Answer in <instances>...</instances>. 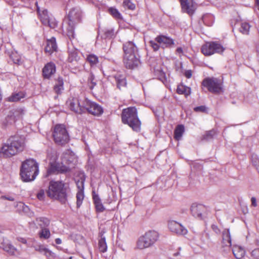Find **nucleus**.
Returning a JSON list of instances; mask_svg holds the SVG:
<instances>
[{
	"mask_svg": "<svg viewBox=\"0 0 259 259\" xmlns=\"http://www.w3.org/2000/svg\"><path fill=\"white\" fill-rule=\"evenodd\" d=\"M5 241V239L2 235V232L0 231V245Z\"/></svg>",
	"mask_w": 259,
	"mask_h": 259,
	"instance_id": "60",
	"label": "nucleus"
},
{
	"mask_svg": "<svg viewBox=\"0 0 259 259\" xmlns=\"http://www.w3.org/2000/svg\"><path fill=\"white\" fill-rule=\"evenodd\" d=\"M211 229L217 234H219L221 233L220 230L219 229L218 227L215 225H212Z\"/></svg>",
	"mask_w": 259,
	"mask_h": 259,
	"instance_id": "56",
	"label": "nucleus"
},
{
	"mask_svg": "<svg viewBox=\"0 0 259 259\" xmlns=\"http://www.w3.org/2000/svg\"><path fill=\"white\" fill-rule=\"evenodd\" d=\"M121 120L136 132L141 130V122L138 116L137 110L135 107H130L122 110Z\"/></svg>",
	"mask_w": 259,
	"mask_h": 259,
	"instance_id": "4",
	"label": "nucleus"
},
{
	"mask_svg": "<svg viewBox=\"0 0 259 259\" xmlns=\"http://www.w3.org/2000/svg\"><path fill=\"white\" fill-rule=\"evenodd\" d=\"M28 247H33L34 249L40 252V253L43 254L44 252L45 251L46 247L43 245L41 244H34L33 245H30V244H27Z\"/></svg>",
	"mask_w": 259,
	"mask_h": 259,
	"instance_id": "38",
	"label": "nucleus"
},
{
	"mask_svg": "<svg viewBox=\"0 0 259 259\" xmlns=\"http://www.w3.org/2000/svg\"><path fill=\"white\" fill-rule=\"evenodd\" d=\"M84 113L88 112L95 116H100L103 113V108L94 102L84 98Z\"/></svg>",
	"mask_w": 259,
	"mask_h": 259,
	"instance_id": "13",
	"label": "nucleus"
},
{
	"mask_svg": "<svg viewBox=\"0 0 259 259\" xmlns=\"http://www.w3.org/2000/svg\"><path fill=\"white\" fill-rule=\"evenodd\" d=\"M251 205L253 207H256L257 205L256 199L254 197L251 198Z\"/></svg>",
	"mask_w": 259,
	"mask_h": 259,
	"instance_id": "57",
	"label": "nucleus"
},
{
	"mask_svg": "<svg viewBox=\"0 0 259 259\" xmlns=\"http://www.w3.org/2000/svg\"><path fill=\"white\" fill-rule=\"evenodd\" d=\"M37 6V3H36ZM37 12L39 14L40 19L42 23L51 28H55L57 25V22L55 18L51 14H49L47 10L40 11V8L37 6Z\"/></svg>",
	"mask_w": 259,
	"mask_h": 259,
	"instance_id": "12",
	"label": "nucleus"
},
{
	"mask_svg": "<svg viewBox=\"0 0 259 259\" xmlns=\"http://www.w3.org/2000/svg\"><path fill=\"white\" fill-rule=\"evenodd\" d=\"M84 99H79L78 97H70L66 101V105L67 107L73 112L81 114L84 113Z\"/></svg>",
	"mask_w": 259,
	"mask_h": 259,
	"instance_id": "11",
	"label": "nucleus"
},
{
	"mask_svg": "<svg viewBox=\"0 0 259 259\" xmlns=\"http://www.w3.org/2000/svg\"><path fill=\"white\" fill-rule=\"evenodd\" d=\"M40 237L48 239L50 237V232L47 228H42L39 233Z\"/></svg>",
	"mask_w": 259,
	"mask_h": 259,
	"instance_id": "39",
	"label": "nucleus"
},
{
	"mask_svg": "<svg viewBox=\"0 0 259 259\" xmlns=\"http://www.w3.org/2000/svg\"><path fill=\"white\" fill-rule=\"evenodd\" d=\"M251 256L254 259H259V248H256L253 250L251 252Z\"/></svg>",
	"mask_w": 259,
	"mask_h": 259,
	"instance_id": "52",
	"label": "nucleus"
},
{
	"mask_svg": "<svg viewBox=\"0 0 259 259\" xmlns=\"http://www.w3.org/2000/svg\"><path fill=\"white\" fill-rule=\"evenodd\" d=\"M110 14L116 19H121L122 16L119 11L115 8H110L109 9Z\"/></svg>",
	"mask_w": 259,
	"mask_h": 259,
	"instance_id": "37",
	"label": "nucleus"
},
{
	"mask_svg": "<svg viewBox=\"0 0 259 259\" xmlns=\"http://www.w3.org/2000/svg\"><path fill=\"white\" fill-rule=\"evenodd\" d=\"M81 19V12L79 9L73 8L69 12L67 20L64 21L63 27L66 29V33L70 39L74 38V26L80 22Z\"/></svg>",
	"mask_w": 259,
	"mask_h": 259,
	"instance_id": "5",
	"label": "nucleus"
},
{
	"mask_svg": "<svg viewBox=\"0 0 259 259\" xmlns=\"http://www.w3.org/2000/svg\"><path fill=\"white\" fill-rule=\"evenodd\" d=\"M155 41L162 47H168L174 44V40L169 37L163 35L157 36Z\"/></svg>",
	"mask_w": 259,
	"mask_h": 259,
	"instance_id": "20",
	"label": "nucleus"
},
{
	"mask_svg": "<svg viewBox=\"0 0 259 259\" xmlns=\"http://www.w3.org/2000/svg\"><path fill=\"white\" fill-rule=\"evenodd\" d=\"M104 35L107 38H112L114 35V29L112 28L105 29Z\"/></svg>",
	"mask_w": 259,
	"mask_h": 259,
	"instance_id": "42",
	"label": "nucleus"
},
{
	"mask_svg": "<svg viewBox=\"0 0 259 259\" xmlns=\"http://www.w3.org/2000/svg\"><path fill=\"white\" fill-rule=\"evenodd\" d=\"M63 84L64 82L62 78L59 77L56 79L55 84L54 87V91L57 94H61L62 91L64 90Z\"/></svg>",
	"mask_w": 259,
	"mask_h": 259,
	"instance_id": "26",
	"label": "nucleus"
},
{
	"mask_svg": "<svg viewBox=\"0 0 259 259\" xmlns=\"http://www.w3.org/2000/svg\"><path fill=\"white\" fill-rule=\"evenodd\" d=\"M99 249L101 252H105L107 249V246L105 237L101 236L98 242Z\"/></svg>",
	"mask_w": 259,
	"mask_h": 259,
	"instance_id": "33",
	"label": "nucleus"
},
{
	"mask_svg": "<svg viewBox=\"0 0 259 259\" xmlns=\"http://www.w3.org/2000/svg\"><path fill=\"white\" fill-rule=\"evenodd\" d=\"M53 136L55 143L59 145H64L69 141V134L63 124H57L55 126Z\"/></svg>",
	"mask_w": 259,
	"mask_h": 259,
	"instance_id": "8",
	"label": "nucleus"
},
{
	"mask_svg": "<svg viewBox=\"0 0 259 259\" xmlns=\"http://www.w3.org/2000/svg\"><path fill=\"white\" fill-rule=\"evenodd\" d=\"M202 85L213 94H220L224 92L223 82L217 78H206L202 81Z\"/></svg>",
	"mask_w": 259,
	"mask_h": 259,
	"instance_id": "9",
	"label": "nucleus"
},
{
	"mask_svg": "<svg viewBox=\"0 0 259 259\" xmlns=\"http://www.w3.org/2000/svg\"><path fill=\"white\" fill-rule=\"evenodd\" d=\"M24 97L25 94L23 92L14 93L8 98V101L9 102H18Z\"/></svg>",
	"mask_w": 259,
	"mask_h": 259,
	"instance_id": "31",
	"label": "nucleus"
},
{
	"mask_svg": "<svg viewBox=\"0 0 259 259\" xmlns=\"http://www.w3.org/2000/svg\"><path fill=\"white\" fill-rule=\"evenodd\" d=\"M108 79L111 81H115L116 82V87L119 90H121L126 85V81L125 77L119 73H116L114 75H109Z\"/></svg>",
	"mask_w": 259,
	"mask_h": 259,
	"instance_id": "17",
	"label": "nucleus"
},
{
	"mask_svg": "<svg viewBox=\"0 0 259 259\" xmlns=\"http://www.w3.org/2000/svg\"><path fill=\"white\" fill-rule=\"evenodd\" d=\"M96 210L98 212H101L105 210V208L103 206L101 201L95 203Z\"/></svg>",
	"mask_w": 259,
	"mask_h": 259,
	"instance_id": "48",
	"label": "nucleus"
},
{
	"mask_svg": "<svg viewBox=\"0 0 259 259\" xmlns=\"http://www.w3.org/2000/svg\"><path fill=\"white\" fill-rule=\"evenodd\" d=\"M78 58V55L76 52L71 53L69 55L68 60L70 62L77 61Z\"/></svg>",
	"mask_w": 259,
	"mask_h": 259,
	"instance_id": "49",
	"label": "nucleus"
},
{
	"mask_svg": "<svg viewBox=\"0 0 259 259\" xmlns=\"http://www.w3.org/2000/svg\"><path fill=\"white\" fill-rule=\"evenodd\" d=\"M88 81L91 85H90V89H93V88L96 85V82L95 81V76L94 75L91 73L90 76L88 78Z\"/></svg>",
	"mask_w": 259,
	"mask_h": 259,
	"instance_id": "46",
	"label": "nucleus"
},
{
	"mask_svg": "<svg viewBox=\"0 0 259 259\" xmlns=\"http://www.w3.org/2000/svg\"><path fill=\"white\" fill-rule=\"evenodd\" d=\"M222 244L223 247H226L230 248L231 246V238L229 229H225L222 232Z\"/></svg>",
	"mask_w": 259,
	"mask_h": 259,
	"instance_id": "22",
	"label": "nucleus"
},
{
	"mask_svg": "<svg viewBox=\"0 0 259 259\" xmlns=\"http://www.w3.org/2000/svg\"><path fill=\"white\" fill-rule=\"evenodd\" d=\"M176 51L179 54H182L183 53V49L182 48H178Z\"/></svg>",
	"mask_w": 259,
	"mask_h": 259,
	"instance_id": "62",
	"label": "nucleus"
},
{
	"mask_svg": "<svg viewBox=\"0 0 259 259\" xmlns=\"http://www.w3.org/2000/svg\"><path fill=\"white\" fill-rule=\"evenodd\" d=\"M85 180V176L84 175H82L79 178V179L76 181V183L78 191H84V184Z\"/></svg>",
	"mask_w": 259,
	"mask_h": 259,
	"instance_id": "34",
	"label": "nucleus"
},
{
	"mask_svg": "<svg viewBox=\"0 0 259 259\" xmlns=\"http://www.w3.org/2000/svg\"><path fill=\"white\" fill-rule=\"evenodd\" d=\"M203 235H205V237H206L207 239H209V235L208 233H207V232H205V231H204V232H203Z\"/></svg>",
	"mask_w": 259,
	"mask_h": 259,
	"instance_id": "63",
	"label": "nucleus"
},
{
	"mask_svg": "<svg viewBox=\"0 0 259 259\" xmlns=\"http://www.w3.org/2000/svg\"><path fill=\"white\" fill-rule=\"evenodd\" d=\"M168 227L171 232L179 235H185L188 233L187 229L184 226L174 220L168 221Z\"/></svg>",
	"mask_w": 259,
	"mask_h": 259,
	"instance_id": "14",
	"label": "nucleus"
},
{
	"mask_svg": "<svg viewBox=\"0 0 259 259\" xmlns=\"http://www.w3.org/2000/svg\"><path fill=\"white\" fill-rule=\"evenodd\" d=\"M154 71L155 74L158 76L159 80H161L163 82H164L166 80L165 73L163 71H162L161 69H158L155 70Z\"/></svg>",
	"mask_w": 259,
	"mask_h": 259,
	"instance_id": "41",
	"label": "nucleus"
},
{
	"mask_svg": "<svg viewBox=\"0 0 259 259\" xmlns=\"http://www.w3.org/2000/svg\"><path fill=\"white\" fill-rule=\"evenodd\" d=\"M0 247L10 255H14L17 251V249L13 245L5 241L0 245Z\"/></svg>",
	"mask_w": 259,
	"mask_h": 259,
	"instance_id": "24",
	"label": "nucleus"
},
{
	"mask_svg": "<svg viewBox=\"0 0 259 259\" xmlns=\"http://www.w3.org/2000/svg\"><path fill=\"white\" fill-rule=\"evenodd\" d=\"M194 111L196 112H205L206 110V107L204 106H198L194 108Z\"/></svg>",
	"mask_w": 259,
	"mask_h": 259,
	"instance_id": "55",
	"label": "nucleus"
},
{
	"mask_svg": "<svg viewBox=\"0 0 259 259\" xmlns=\"http://www.w3.org/2000/svg\"><path fill=\"white\" fill-rule=\"evenodd\" d=\"M56 72V66L54 63H47L42 69V74L45 78H49Z\"/></svg>",
	"mask_w": 259,
	"mask_h": 259,
	"instance_id": "21",
	"label": "nucleus"
},
{
	"mask_svg": "<svg viewBox=\"0 0 259 259\" xmlns=\"http://www.w3.org/2000/svg\"><path fill=\"white\" fill-rule=\"evenodd\" d=\"M124 56L139 55L138 48L133 41H127L123 45Z\"/></svg>",
	"mask_w": 259,
	"mask_h": 259,
	"instance_id": "18",
	"label": "nucleus"
},
{
	"mask_svg": "<svg viewBox=\"0 0 259 259\" xmlns=\"http://www.w3.org/2000/svg\"><path fill=\"white\" fill-rule=\"evenodd\" d=\"M185 76L188 78H190L192 76V71L190 70H187L185 73Z\"/></svg>",
	"mask_w": 259,
	"mask_h": 259,
	"instance_id": "58",
	"label": "nucleus"
},
{
	"mask_svg": "<svg viewBox=\"0 0 259 259\" xmlns=\"http://www.w3.org/2000/svg\"><path fill=\"white\" fill-rule=\"evenodd\" d=\"M251 161L254 165L257 166L256 168L259 172V159L257 155L253 154L251 156Z\"/></svg>",
	"mask_w": 259,
	"mask_h": 259,
	"instance_id": "45",
	"label": "nucleus"
},
{
	"mask_svg": "<svg viewBox=\"0 0 259 259\" xmlns=\"http://www.w3.org/2000/svg\"><path fill=\"white\" fill-rule=\"evenodd\" d=\"M17 240L18 241H19L24 244H27V240L25 238H21V237H18V238H17Z\"/></svg>",
	"mask_w": 259,
	"mask_h": 259,
	"instance_id": "59",
	"label": "nucleus"
},
{
	"mask_svg": "<svg viewBox=\"0 0 259 259\" xmlns=\"http://www.w3.org/2000/svg\"><path fill=\"white\" fill-rule=\"evenodd\" d=\"M202 20L205 25L210 26L214 22V17L211 14H206L202 16Z\"/></svg>",
	"mask_w": 259,
	"mask_h": 259,
	"instance_id": "30",
	"label": "nucleus"
},
{
	"mask_svg": "<svg viewBox=\"0 0 259 259\" xmlns=\"http://www.w3.org/2000/svg\"><path fill=\"white\" fill-rule=\"evenodd\" d=\"M93 199L94 203H96L101 201L98 195L96 194L94 191L93 192Z\"/></svg>",
	"mask_w": 259,
	"mask_h": 259,
	"instance_id": "54",
	"label": "nucleus"
},
{
	"mask_svg": "<svg viewBox=\"0 0 259 259\" xmlns=\"http://www.w3.org/2000/svg\"><path fill=\"white\" fill-rule=\"evenodd\" d=\"M185 132V128L183 125H178L174 132V138L177 140L179 141L181 139V138Z\"/></svg>",
	"mask_w": 259,
	"mask_h": 259,
	"instance_id": "27",
	"label": "nucleus"
},
{
	"mask_svg": "<svg viewBox=\"0 0 259 259\" xmlns=\"http://www.w3.org/2000/svg\"><path fill=\"white\" fill-rule=\"evenodd\" d=\"M25 146V138L23 136H11L0 149V156L11 157L22 152Z\"/></svg>",
	"mask_w": 259,
	"mask_h": 259,
	"instance_id": "1",
	"label": "nucleus"
},
{
	"mask_svg": "<svg viewBox=\"0 0 259 259\" xmlns=\"http://www.w3.org/2000/svg\"><path fill=\"white\" fill-rule=\"evenodd\" d=\"M215 132L213 130H211L207 132L203 136V138L205 140H208L211 139L215 135Z\"/></svg>",
	"mask_w": 259,
	"mask_h": 259,
	"instance_id": "47",
	"label": "nucleus"
},
{
	"mask_svg": "<svg viewBox=\"0 0 259 259\" xmlns=\"http://www.w3.org/2000/svg\"><path fill=\"white\" fill-rule=\"evenodd\" d=\"M191 212L192 214L195 218L199 219H203V214L206 208L202 204L193 203L191 206Z\"/></svg>",
	"mask_w": 259,
	"mask_h": 259,
	"instance_id": "19",
	"label": "nucleus"
},
{
	"mask_svg": "<svg viewBox=\"0 0 259 259\" xmlns=\"http://www.w3.org/2000/svg\"><path fill=\"white\" fill-rule=\"evenodd\" d=\"M183 13H185L189 15L194 14L196 9L195 3L193 0H179Z\"/></svg>",
	"mask_w": 259,
	"mask_h": 259,
	"instance_id": "15",
	"label": "nucleus"
},
{
	"mask_svg": "<svg viewBox=\"0 0 259 259\" xmlns=\"http://www.w3.org/2000/svg\"><path fill=\"white\" fill-rule=\"evenodd\" d=\"M36 222L41 229L46 228L50 225V221L47 218L40 217L36 219Z\"/></svg>",
	"mask_w": 259,
	"mask_h": 259,
	"instance_id": "32",
	"label": "nucleus"
},
{
	"mask_svg": "<svg viewBox=\"0 0 259 259\" xmlns=\"http://www.w3.org/2000/svg\"><path fill=\"white\" fill-rule=\"evenodd\" d=\"M43 254H44L48 259H54L56 256L54 253L47 248H46Z\"/></svg>",
	"mask_w": 259,
	"mask_h": 259,
	"instance_id": "43",
	"label": "nucleus"
},
{
	"mask_svg": "<svg viewBox=\"0 0 259 259\" xmlns=\"http://www.w3.org/2000/svg\"><path fill=\"white\" fill-rule=\"evenodd\" d=\"M123 6L124 8L133 10L135 9V5L131 0H124Z\"/></svg>",
	"mask_w": 259,
	"mask_h": 259,
	"instance_id": "40",
	"label": "nucleus"
},
{
	"mask_svg": "<svg viewBox=\"0 0 259 259\" xmlns=\"http://www.w3.org/2000/svg\"><path fill=\"white\" fill-rule=\"evenodd\" d=\"M150 46L155 51H157L159 48V45L157 44L155 40H150L149 42Z\"/></svg>",
	"mask_w": 259,
	"mask_h": 259,
	"instance_id": "51",
	"label": "nucleus"
},
{
	"mask_svg": "<svg viewBox=\"0 0 259 259\" xmlns=\"http://www.w3.org/2000/svg\"><path fill=\"white\" fill-rule=\"evenodd\" d=\"M48 159L49 160V165L46 177L51 175L66 173L70 171L71 168L74 167V164H72L69 159L67 160V165L64 163V161L59 162L58 160V154L55 151H52L48 153Z\"/></svg>",
	"mask_w": 259,
	"mask_h": 259,
	"instance_id": "2",
	"label": "nucleus"
},
{
	"mask_svg": "<svg viewBox=\"0 0 259 259\" xmlns=\"http://www.w3.org/2000/svg\"><path fill=\"white\" fill-rule=\"evenodd\" d=\"M250 26L247 22H243L241 23V27L239 28L240 32L245 35L249 34Z\"/></svg>",
	"mask_w": 259,
	"mask_h": 259,
	"instance_id": "35",
	"label": "nucleus"
},
{
	"mask_svg": "<svg viewBox=\"0 0 259 259\" xmlns=\"http://www.w3.org/2000/svg\"><path fill=\"white\" fill-rule=\"evenodd\" d=\"M47 193L51 198L58 200L62 203H65L67 200L66 191L62 182L51 181Z\"/></svg>",
	"mask_w": 259,
	"mask_h": 259,
	"instance_id": "6",
	"label": "nucleus"
},
{
	"mask_svg": "<svg viewBox=\"0 0 259 259\" xmlns=\"http://www.w3.org/2000/svg\"><path fill=\"white\" fill-rule=\"evenodd\" d=\"M55 243L57 244H60L62 243V240L60 238H56L55 239Z\"/></svg>",
	"mask_w": 259,
	"mask_h": 259,
	"instance_id": "61",
	"label": "nucleus"
},
{
	"mask_svg": "<svg viewBox=\"0 0 259 259\" xmlns=\"http://www.w3.org/2000/svg\"><path fill=\"white\" fill-rule=\"evenodd\" d=\"M201 52L206 56L212 55L215 53H222L225 50L222 45L216 41L207 42L201 47Z\"/></svg>",
	"mask_w": 259,
	"mask_h": 259,
	"instance_id": "10",
	"label": "nucleus"
},
{
	"mask_svg": "<svg viewBox=\"0 0 259 259\" xmlns=\"http://www.w3.org/2000/svg\"><path fill=\"white\" fill-rule=\"evenodd\" d=\"M1 199L2 200H7L10 201H14L15 200V195H2L1 197Z\"/></svg>",
	"mask_w": 259,
	"mask_h": 259,
	"instance_id": "50",
	"label": "nucleus"
},
{
	"mask_svg": "<svg viewBox=\"0 0 259 259\" xmlns=\"http://www.w3.org/2000/svg\"><path fill=\"white\" fill-rule=\"evenodd\" d=\"M38 172V164L34 159H26L22 163L20 174L23 182H29L34 180Z\"/></svg>",
	"mask_w": 259,
	"mask_h": 259,
	"instance_id": "3",
	"label": "nucleus"
},
{
	"mask_svg": "<svg viewBox=\"0 0 259 259\" xmlns=\"http://www.w3.org/2000/svg\"><path fill=\"white\" fill-rule=\"evenodd\" d=\"M159 236L158 232L149 230L139 238L137 242V247L140 249L149 247L155 244Z\"/></svg>",
	"mask_w": 259,
	"mask_h": 259,
	"instance_id": "7",
	"label": "nucleus"
},
{
	"mask_svg": "<svg viewBox=\"0 0 259 259\" xmlns=\"http://www.w3.org/2000/svg\"><path fill=\"white\" fill-rule=\"evenodd\" d=\"M232 252L234 256L237 259L242 258L245 254L244 249L238 245H235L233 247Z\"/></svg>",
	"mask_w": 259,
	"mask_h": 259,
	"instance_id": "25",
	"label": "nucleus"
},
{
	"mask_svg": "<svg viewBox=\"0 0 259 259\" xmlns=\"http://www.w3.org/2000/svg\"><path fill=\"white\" fill-rule=\"evenodd\" d=\"M57 49V46L55 37H52L50 39L47 40V46L45 47V51L46 52L52 54L56 51Z\"/></svg>",
	"mask_w": 259,
	"mask_h": 259,
	"instance_id": "23",
	"label": "nucleus"
},
{
	"mask_svg": "<svg viewBox=\"0 0 259 259\" xmlns=\"http://www.w3.org/2000/svg\"><path fill=\"white\" fill-rule=\"evenodd\" d=\"M86 60L90 63V66L92 67L96 66L99 63L98 57L94 54H89L87 55Z\"/></svg>",
	"mask_w": 259,
	"mask_h": 259,
	"instance_id": "29",
	"label": "nucleus"
},
{
	"mask_svg": "<svg viewBox=\"0 0 259 259\" xmlns=\"http://www.w3.org/2000/svg\"><path fill=\"white\" fill-rule=\"evenodd\" d=\"M11 58L15 64H19L21 62V58L17 53H12L10 55Z\"/></svg>",
	"mask_w": 259,
	"mask_h": 259,
	"instance_id": "44",
	"label": "nucleus"
},
{
	"mask_svg": "<svg viewBox=\"0 0 259 259\" xmlns=\"http://www.w3.org/2000/svg\"><path fill=\"white\" fill-rule=\"evenodd\" d=\"M123 62L126 68L133 69L137 67L140 63L139 56L134 55L124 56Z\"/></svg>",
	"mask_w": 259,
	"mask_h": 259,
	"instance_id": "16",
	"label": "nucleus"
},
{
	"mask_svg": "<svg viewBox=\"0 0 259 259\" xmlns=\"http://www.w3.org/2000/svg\"><path fill=\"white\" fill-rule=\"evenodd\" d=\"M256 5L258 7V10H259V0H255Z\"/></svg>",
	"mask_w": 259,
	"mask_h": 259,
	"instance_id": "64",
	"label": "nucleus"
},
{
	"mask_svg": "<svg viewBox=\"0 0 259 259\" xmlns=\"http://www.w3.org/2000/svg\"><path fill=\"white\" fill-rule=\"evenodd\" d=\"M37 197L39 200H43L45 198V191L40 190L37 194Z\"/></svg>",
	"mask_w": 259,
	"mask_h": 259,
	"instance_id": "53",
	"label": "nucleus"
},
{
	"mask_svg": "<svg viewBox=\"0 0 259 259\" xmlns=\"http://www.w3.org/2000/svg\"><path fill=\"white\" fill-rule=\"evenodd\" d=\"M177 92L180 95H185L186 97L191 94V89L183 84H179L177 87Z\"/></svg>",
	"mask_w": 259,
	"mask_h": 259,
	"instance_id": "28",
	"label": "nucleus"
},
{
	"mask_svg": "<svg viewBox=\"0 0 259 259\" xmlns=\"http://www.w3.org/2000/svg\"><path fill=\"white\" fill-rule=\"evenodd\" d=\"M84 198L83 191H78L76 194V205L77 207H79L82 204V200Z\"/></svg>",
	"mask_w": 259,
	"mask_h": 259,
	"instance_id": "36",
	"label": "nucleus"
}]
</instances>
